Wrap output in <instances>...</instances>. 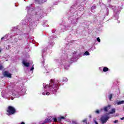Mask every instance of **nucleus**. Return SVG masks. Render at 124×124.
<instances>
[{
  "label": "nucleus",
  "mask_w": 124,
  "mask_h": 124,
  "mask_svg": "<svg viewBox=\"0 0 124 124\" xmlns=\"http://www.w3.org/2000/svg\"><path fill=\"white\" fill-rule=\"evenodd\" d=\"M22 63L25 65V66H26V67H29V66H30V62H26L25 60L22 61Z\"/></svg>",
  "instance_id": "9"
},
{
  "label": "nucleus",
  "mask_w": 124,
  "mask_h": 124,
  "mask_svg": "<svg viewBox=\"0 0 124 124\" xmlns=\"http://www.w3.org/2000/svg\"><path fill=\"white\" fill-rule=\"evenodd\" d=\"M95 113H96V114H99V110H96V111H95Z\"/></svg>",
  "instance_id": "22"
},
{
  "label": "nucleus",
  "mask_w": 124,
  "mask_h": 124,
  "mask_svg": "<svg viewBox=\"0 0 124 124\" xmlns=\"http://www.w3.org/2000/svg\"><path fill=\"white\" fill-rule=\"evenodd\" d=\"M62 81H63V82H67V81H68L67 78H63Z\"/></svg>",
  "instance_id": "14"
},
{
  "label": "nucleus",
  "mask_w": 124,
  "mask_h": 124,
  "mask_svg": "<svg viewBox=\"0 0 124 124\" xmlns=\"http://www.w3.org/2000/svg\"><path fill=\"white\" fill-rule=\"evenodd\" d=\"M0 52H1V50L0 49Z\"/></svg>",
  "instance_id": "30"
},
{
  "label": "nucleus",
  "mask_w": 124,
  "mask_h": 124,
  "mask_svg": "<svg viewBox=\"0 0 124 124\" xmlns=\"http://www.w3.org/2000/svg\"><path fill=\"white\" fill-rule=\"evenodd\" d=\"M110 117L109 116L105 117L104 116H102L100 118V121L102 124H104L106 123H107V121L109 120Z\"/></svg>",
  "instance_id": "3"
},
{
  "label": "nucleus",
  "mask_w": 124,
  "mask_h": 124,
  "mask_svg": "<svg viewBox=\"0 0 124 124\" xmlns=\"http://www.w3.org/2000/svg\"><path fill=\"white\" fill-rule=\"evenodd\" d=\"M46 95H49L50 94V93L49 92H47L46 93Z\"/></svg>",
  "instance_id": "24"
},
{
  "label": "nucleus",
  "mask_w": 124,
  "mask_h": 124,
  "mask_svg": "<svg viewBox=\"0 0 124 124\" xmlns=\"http://www.w3.org/2000/svg\"><path fill=\"white\" fill-rule=\"evenodd\" d=\"M4 76L8 77V78H11V74L9 73L8 71H5L3 74Z\"/></svg>",
  "instance_id": "5"
},
{
  "label": "nucleus",
  "mask_w": 124,
  "mask_h": 124,
  "mask_svg": "<svg viewBox=\"0 0 124 124\" xmlns=\"http://www.w3.org/2000/svg\"><path fill=\"white\" fill-rule=\"evenodd\" d=\"M42 94H43V95H45V93H43Z\"/></svg>",
  "instance_id": "27"
},
{
  "label": "nucleus",
  "mask_w": 124,
  "mask_h": 124,
  "mask_svg": "<svg viewBox=\"0 0 124 124\" xmlns=\"http://www.w3.org/2000/svg\"><path fill=\"white\" fill-rule=\"evenodd\" d=\"M89 117H90V118H92V116L90 115V116H89Z\"/></svg>",
  "instance_id": "29"
},
{
  "label": "nucleus",
  "mask_w": 124,
  "mask_h": 124,
  "mask_svg": "<svg viewBox=\"0 0 124 124\" xmlns=\"http://www.w3.org/2000/svg\"><path fill=\"white\" fill-rule=\"evenodd\" d=\"M84 55H86V56H89V55H90V53L88 51H86Z\"/></svg>",
  "instance_id": "16"
},
{
  "label": "nucleus",
  "mask_w": 124,
  "mask_h": 124,
  "mask_svg": "<svg viewBox=\"0 0 124 124\" xmlns=\"http://www.w3.org/2000/svg\"><path fill=\"white\" fill-rule=\"evenodd\" d=\"M3 66H2V65L0 64V70H2V69H3Z\"/></svg>",
  "instance_id": "18"
},
{
  "label": "nucleus",
  "mask_w": 124,
  "mask_h": 124,
  "mask_svg": "<svg viewBox=\"0 0 124 124\" xmlns=\"http://www.w3.org/2000/svg\"><path fill=\"white\" fill-rule=\"evenodd\" d=\"M52 122V118L49 117L48 118L46 119L45 120V124H46V123H51Z\"/></svg>",
  "instance_id": "8"
},
{
  "label": "nucleus",
  "mask_w": 124,
  "mask_h": 124,
  "mask_svg": "<svg viewBox=\"0 0 124 124\" xmlns=\"http://www.w3.org/2000/svg\"><path fill=\"white\" fill-rule=\"evenodd\" d=\"M116 113V109H115V108H112V109H111V111H110V112H109L108 113V115H110V114H114V113Z\"/></svg>",
  "instance_id": "10"
},
{
  "label": "nucleus",
  "mask_w": 124,
  "mask_h": 124,
  "mask_svg": "<svg viewBox=\"0 0 124 124\" xmlns=\"http://www.w3.org/2000/svg\"><path fill=\"white\" fill-rule=\"evenodd\" d=\"M94 122L95 123V124H98L97 122H96V121H95V120H94Z\"/></svg>",
  "instance_id": "25"
},
{
  "label": "nucleus",
  "mask_w": 124,
  "mask_h": 124,
  "mask_svg": "<svg viewBox=\"0 0 124 124\" xmlns=\"http://www.w3.org/2000/svg\"><path fill=\"white\" fill-rule=\"evenodd\" d=\"M6 112V114L8 116H11L16 113V109H15L14 107L9 106L7 108Z\"/></svg>",
  "instance_id": "2"
},
{
  "label": "nucleus",
  "mask_w": 124,
  "mask_h": 124,
  "mask_svg": "<svg viewBox=\"0 0 124 124\" xmlns=\"http://www.w3.org/2000/svg\"><path fill=\"white\" fill-rule=\"evenodd\" d=\"M119 122V121L118 120H115L113 122V123L114 124H117V123H118Z\"/></svg>",
  "instance_id": "23"
},
{
  "label": "nucleus",
  "mask_w": 124,
  "mask_h": 124,
  "mask_svg": "<svg viewBox=\"0 0 124 124\" xmlns=\"http://www.w3.org/2000/svg\"><path fill=\"white\" fill-rule=\"evenodd\" d=\"M33 69H34V67H33V66H32L30 70L31 71H32Z\"/></svg>",
  "instance_id": "21"
},
{
  "label": "nucleus",
  "mask_w": 124,
  "mask_h": 124,
  "mask_svg": "<svg viewBox=\"0 0 124 124\" xmlns=\"http://www.w3.org/2000/svg\"><path fill=\"white\" fill-rule=\"evenodd\" d=\"M111 109V106L108 105V106L105 107L104 108V110L105 112H108V110H110Z\"/></svg>",
  "instance_id": "7"
},
{
  "label": "nucleus",
  "mask_w": 124,
  "mask_h": 124,
  "mask_svg": "<svg viewBox=\"0 0 124 124\" xmlns=\"http://www.w3.org/2000/svg\"><path fill=\"white\" fill-rule=\"evenodd\" d=\"M120 120H124V117L121 118L120 119Z\"/></svg>",
  "instance_id": "26"
},
{
  "label": "nucleus",
  "mask_w": 124,
  "mask_h": 124,
  "mask_svg": "<svg viewBox=\"0 0 124 124\" xmlns=\"http://www.w3.org/2000/svg\"><path fill=\"white\" fill-rule=\"evenodd\" d=\"M109 99V100H111L112 98H113V94H110L108 96Z\"/></svg>",
  "instance_id": "13"
},
{
  "label": "nucleus",
  "mask_w": 124,
  "mask_h": 124,
  "mask_svg": "<svg viewBox=\"0 0 124 124\" xmlns=\"http://www.w3.org/2000/svg\"><path fill=\"white\" fill-rule=\"evenodd\" d=\"M95 8H96V6H93L91 7V9H95Z\"/></svg>",
  "instance_id": "19"
},
{
  "label": "nucleus",
  "mask_w": 124,
  "mask_h": 124,
  "mask_svg": "<svg viewBox=\"0 0 124 124\" xmlns=\"http://www.w3.org/2000/svg\"><path fill=\"white\" fill-rule=\"evenodd\" d=\"M35 1L36 3H38L39 4H42V3H44V2H46L47 0H35Z\"/></svg>",
  "instance_id": "6"
},
{
  "label": "nucleus",
  "mask_w": 124,
  "mask_h": 124,
  "mask_svg": "<svg viewBox=\"0 0 124 124\" xmlns=\"http://www.w3.org/2000/svg\"><path fill=\"white\" fill-rule=\"evenodd\" d=\"M52 119L54 120V122H55V123H57V122H58V123H61L62 119L65 120V117H64V116H61L60 117L58 118V119H57L56 118H53Z\"/></svg>",
  "instance_id": "4"
},
{
  "label": "nucleus",
  "mask_w": 124,
  "mask_h": 124,
  "mask_svg": "<svg viewBox=\"0 0 124 124\" xmlns=\"http://www.w3.org/2000/svg\"><path fill=\"white\" fill-rule=\"evenodd\" d=\"M1 39H3V37L1 38Z\"/></svg>",
  "instance_id": "31"
},
{
  "label": "nucleus",
  "mask_w": 124,
  "mask_h": 124,
  "mask_svg": "<svg viewBox=\"0 0 124 124\" xmlns=\"http://www.w3.org/2000/svg\"><path fill=\"white\" fill-rule=\"evenodd\" d=\"M47 88H50V89H52V91L54 93H57V91H58V89H59V83H55L50 85L47 84L44 87V89H47Z\"/></svg>",
  "instance_id": "1"
},
{
  "label": "nucleus",
  "mask_w": 124,
  "mask_h": 124,
  "mask_svg": "<svg viewBox=\"0 0 124 124\" xmlns=\"http://www.w3.org/2000/svg\"><path fill=\"white\" fill-rule=\"evenodd\" d=\"M54 82H55V79H51L50 80V83H51V84H54Z\"/></svg>",
  "instance_id": "15"
},
{
  "label": "nucleus",
  "mask_w": 124,
  "mask_h": 124,
  "mask_svg": "<svg viewBox=\"0 0 124 124\" xmlns=\"http://www.w3.org/2000/svg\"><path fill=\"white\" fill-rule=\"evenodd\" d=\"M97 41L100 42V38H99V37L97 38Z\"/></svg>",
  "instance_id": "20"
},
{
  "label": "nucleus",
  "mask_w": 124,
  "mask_h": 124,
  "mask_svg": "<svg viewBox=\"0 0 124 124\" xmlns=\"http://www.w3.org/2000/svg\"><path fill=\"white\" fill-rule=\"evenodd\" d=\"M109 71V68L108 67H105L103 68V72H107V71Z\"/></svg>",
  "instance_id": "11"
},
{
  "label": "nucleus",
  "mask_w": 124,
  "mask_h": 124,
  "mask_svg": "<svg viewBox=\"0 0 124 124\" xmlns=\"http://www.w3.org/2000/svg\"><path fill=\"white\" fill-rule=\"evenodd\" d=\"M21 124H25L24 122H22L21 123Z\"/></svg>",
  "instance_id": "28"
},
{
  "label": "nucleus",
  "mask_w": 124,
  "mask_h": 124,
  "mask_svg": "<svg viewBox=\"0 0 124 124\" xmlns=\"http://www.w3.org/2000/svg\"><path fill=\"white\" fill-rule=\"evenodd\" d=\"M124 104V101H120L119 102H117V105H121V104Z\"/></svg>",
  "instance_id": "12"
},
{
  "label": "nucleus",
  "mask_w": 124,
  "mask_h": 124,
  "mask_svg": "<svg viewBox=\"0 0 124 124\" xmlns=\"http://www.w3.org/2000/svg\"><path fill=\"white\" fill-rule=\"evenodd\" d=\"M87 119H85L82 120V122H83V123H85L86 124H88V123H87Z\"/></svg>",
  "instance_id": "17"
}]
</instances>
